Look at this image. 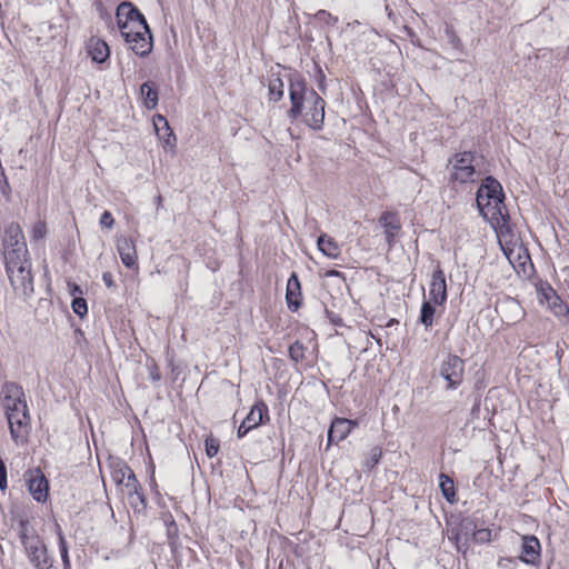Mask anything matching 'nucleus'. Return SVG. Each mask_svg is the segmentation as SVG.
<instances>
[{
	"instance_id": "obj_1",
	"label": "nucleus",
	"mask_w": 569,
	"mask_h": 569,
	"mask_svg": "<svg viewBox=\"0 0 569 569\" xmlns=\"http://www.w3.org/2000/svg\"><path fill=\"white\" fill-rule=\"evenodd\" d=\"M116 17L118 28L130 49L140 57L148 56L153 43L144 17L129 2L119 4Z\"/></svg>"
},
{
	"instance_id": "obj_2",
	"label": "nucleus",
	"mask_w": 569,
	"mask_h": 569,
	"mask_svg": "<svg viewBox=\"0 0 569 569\" xmlns=\"http://www.w3.org/2000/svg\"><path fill=\"white\" fill-rule=\"evenodd\" d=\"M289 93L292 104L289 116L293 119L303 116L305 122L310 128L319 130L325 120V100L313 89H308L301 78L291 80Z\"/></svg>"
},
{
	"instance_id": "obj_3",
	"label": "nucleus",
	"mask_w": 569,
	"mask_h": 569,
	"mask_svg": "<svg viewBox=\"0 0 569 569\" xmlns=\"http://www.w3.org/2000/svg\"><path fill=\"white\" fill-rule=\"evenodd\" d=\"M2 406L7 416L10 436L16 445H24L30 432V416L21 387L8 383L3 387Z\"/></svg>"
},
{
	"instance_id": "obj_4",
	"label": "nucleus",
	"mask_w": 569,
	"mask_h": 569,
	"mask_svg": "<svg viewBox=\"0 0 569 569\" xmlns=\"http://www.w3.org/2000/svg\"><path fill=\"white\" fill-rule=\"evenodd\" d=\"M11 526L14 527V522H17L19 528V536L24 545L26 551L30 561L38 569H48L51 567V562L47 555L46 546L39 539V537L34 533V531L30 528L28 520L20 515L18 506H13L11 509Z\"/></svg>"
},
{
	"instance_id": "obj_5",
	"label": "nucleus",
	"mask_w": 569,
	"mask_h": 569,
	"mask_svg": "<svg viewBox=\"0 0 569 569\" xmlns=\"http://www.w3.org/2000/svg\"><path fill=\"white\" fill-rule=\"evenodd\" d=\"M500 238H503V246L500 241L506 259L510 267L518 273L527 276L531 268L530 257L527 249L520 242L519 236L513 231L512 226L507 223L503 219V224H500Z\"/></svg>"
},
{
	"instance_id": "obj_6",
	"label": "nucleus",
	"mask_w": 569,
	"mask_h": 569,
	"mask_svg": "<svg viewBox=\"0 0 569 569\" xmlns=\"http://www.w3.org/2000/svg\"><path fill=\"white\" fill-rule=\"evenodd\" d=\"M4 263L8 279L16 296L22 299L29 298L33 292V277L29 257L19 258L9 253Z\"/></svg>"
},
{
	"instance_id": "obj_7",
	"label": "nucleus",
	"mask_w": 569,
	"mask_h": 569,
	"mask_svg": "<svg viewBox=\"0 0 569 569\" xmlns=\"http://www.w3.org/2000/svg\"><path fill=\"white\" fill-rule=\"evenodd\" d=\"M477 207L491 228L498 232V182L488 177L477 192Z\"/></svg>"
},
{
	"instance_id": "obj_8",
	"label": "nucleus",
	"mask_w": 569,
	"mask_h": 569,
	"mask_svg": "<svg viewBox=\"0 0 569 569\" xmlns=\"http://www.w3.org/2000/svg\"><path fill=\"white\" fill-rule=\"evenodd\" d=\"M2 244L4 260H8L9 253H13L19 258L29 257L22 229L17 222H11L6 228Z\"/></svg>"
},
{
	"instance_id": "obj_9",
	"label": "nucleus",
	"mask_w": 569,
	"mask_h": 569,
	"mask_svg": "<svg viewBox=\"0 0 569 569\" xmlns=\"http://www.w3.org/2000/svg\"><path fill=\"white\" fill-rule=\"evenodd\" d=\"M475 156L470 152L456 154L452 160L451 179L460 183L473 181L476 173Z\"/></svg>"
},
{
	"instance_id": "obj_10",
	"label": "nucleus",
	"mask_w": 569,
	"mask_h": 569,
	"mask_svg": "<svg viewBox=\"0 0 569 569\" xmlns=\"http://www.w3.org/2000/svg\"><path fill=\"white\" fill-rule=\"evenodd\" d=\"M463 362L457 356H449L441 365L440 375L448 381L449 387L459 385L462 380Z\"/></svg>"
},
{
	"instance_id": "obj_11",
	"label": "nucleus",
	"mask_w": 569,
	"mask_h": 569,
	"mask_svg": "<svg viewBox=\"0 0 569 569\" xmlns=\"http://www.w3.org/2000/svg\"><path fill=\"white\" fill-rule=\"evenodd\" d=\"M357 426L358 423L355 420L339 417L335 418L328 431L327 449L331 446L332 442L345 440Z\"/></svg>"
},
{
	"instance_id": "obj_12",
	"label": "nucleus",
	"mask_w": 569,
	"mask_h": 569,
	"mask_svg": "<svg viewBox=\"0 0 569 569\" xmlns=\"http://www.w3.org/2000/svg\"><path fill=\"white\" fill-rule=\"evenodd\" d=\"M117 250L127 268H137L138 252L133 239L126 236L117 237Z\"/></svg>"
},
{
	"instance_id": "obj_13",
	"label": "nucleus",
	"mask_w": 569,
	"mask_h": 569,
	"mask_svg": "<svg viewBox=\"0 0 569 569\" xmlns=\"http://www.w3.org/2000/svg\"><path fill=\"white\" fill-rule=\"evenodd\" d=\"M48 481L43 473L37 469L28 475V490L39 502H44L48 498Z\"/></svg>"
},
{
	"instance_id": "obj_14",
	"label": "nucleus",
	"mask_w": 569,
	"mask_h": 569,
	"mask_svg": "<svg viewBox=\"0 0 569 569\" xmlns=\"http://www.w3.org/2000/svg\"><path fill=\"white\" fill-rule=\"evenodd\" d=\"M539 300L558 317L566 316L568 313V307L561 301L560 297L551 287L540 289Z\"/></svg>"
},
{
	"instance_id": "obj_15",
	"label": "nucleus",
	"mask_w": 569,
	"mask_h": 569,
	"mask_svg": "<svg viewBox=\"0 0 569 569\" xmlns=\"http://www.w3.org/2000/svg\"><path fill=\"white\" fill-rule=\"evenodd\" d=\"M153 126L159 139L162 141L163 148L174 152L177 139L167 119L161 114H157L153 118Z\"/></svg>"
},
{
	"instance_id": "obj_16",
	"label": "nucleus",
	"mask_w": 569,
	"mask_h": 569,
	"mask_svg": "<svg viewBox=\"0 0 569 569\" xmlns=\"http://www.w3.org/2000/svg\"><path fill=\"white\" fill-rule=\"evenodd\" d=\"M112 479L117 485H122L128 489V492L137 491V479L133 471L124 463H116L112 467Z\"/></svg>"
},
{
	"instance_id": "obj_17",
	"label": "nucleus",
	"mask_w": 569,
	"mask_h": 569,
	"mask_svg": "<svg viewBox=\"0 0 569 569\" xmlns=\"http://www.w3.org/2000/svg\"><path fill=\"white\" fill-rule=\"evenodd\" d=\"M429 296L430 301H432L435 305H442L447 299L446 278L441 269H437L432 273Z\"/></svg>"
},
{
	"instance_id": "obj_18",
	"label": "nucleus",
	"mask_w": 569,
	"mask_h": 569,
	"mask_svg": "<svg viewBox=\"0 0 569 569\" xmlns=\"http://www.w3.org/2000/svg\"><path fill=\"white\" fill-rule=\"evenodd\" d=\"M540 558V542L533 536H526L522 538V553L521 559L527 563H536Z\"/></svg>"
},
{
	"instance_id": "obj_19",
	"label": "nucleus",
	"mask_w": 569,
	"mask_h": 569,
	"mask_svg": "<svg viewBox=\"0 0 569 569\" xmlns=\"http://www.w3.org/2000/svg\"><path fill=\"white\" fill-rule=\"evenodd\" d=\"M301 288L297 273H292L287 282L286 300L288 307L297 310L300 306Z\"/></svg>"
},
{
	"instance_id": "obj_20",
	"label": "nucleus",
	"mask_w": 569,
	"mask_h": 569,
	"mask_svg": "<svg viewBox=\"0 0 569 569\" xmlns=\"http://www.w3.org/2000/svg\"><path fill=\"white\" fill-rule=\"evenodd\" d=\"M379 222L385 230L387 241L391 244L401 227L397 214L392 212H383Z\"/></svg>"
},
{
	"instance_id": "obj_21",
	"label": "nucleus",
	"mask_w": 569,
	"mask_h": 569,
	"mask_svg": "<svg viewBox=\"0 0 569 569\" xmlns=\"http://www.w3.org/2000/svg\"><path fill=\"white\" fill-rule=\"evenodd\" d=\"M89 53L93 61L104 62L110 54L109 46L101 39L92 38L88 46Z\"/></svg>"
},
{
	"instance_id": "obj_22",
	"label": "nucleus",
	"mask_w": 569,
	"mask_h": 569,
	"mask_svg": "<svg viewBox=\"0 0 569 569\" xmlns=\"http://www.w3.org/2000/svg\"><path fill=\"white\" fill-rule=\"evenodd\" d=\"M267 413L268 408L263 402L256 403L244 418L243 422L249 426V428L254 429L262 423L263 417L267 416Z\"/></svg>"
},
{
	"instance_id": "obj_23",
	"label": "nucleus",
	"mask_w": 569,
	"mask_h": 569,
	"mask_svg": "<svg viewBox=\"0 0 569 569\" xmlns=\"http://www.w3.org/2000/svg\"><path fill=\"white\" fill-rule=\"evenodd\" d=\"M318 249L327 257L336 259L340 254L338 243L329 236L321 234L317 241Z\"/></svg>"
},
{
	"instance_id": "obj_24",
	"label": "nucleus",
	"mask_w": 569,
	"mask_h": 569,
	"mask_svg": "<svg viewBox=\"0 0 569 569\" xmlns=\"http://www.w3.org/2000/svg\"><path fill=\"white\" fill-rule=\"evenodd\" d=\"M505 318L508 322H516L522 318L523 311L520 305L512 300L507 299L503 303Z\"/></svg>"
},
{
	"instance_id": "obj_25",
	"label": "nucleus",
	"mask_w": 569,
	"mask_h": 569,
	"mask_svg": "<svg viewBox=\"0 0 569 569\" xmlns=\"http://www.w3.org/2000/svg\"><path fill=\"white\" fill-rule=\"evenodd\" d=\"M140 93L143 97V103L148 109H153L158 104V92L148 82L140 87Z\"/></svg>"
},
{
	"instance_id": "obj_26",
	"label": "nucleus",
	"mask_w": 569,
	"mask_h": 569,
	"mask_svg": "<svg viewBox=\"0 0 569 569\" xmlns=\"http://www.w3.org/2000/svg\"><path fill=\"white\" fill-rule=\"evenodd\" d=\"M439 487L441 489L442 495L449 502H453L456 500L455 485L453 481L448 476L443 473L440 475Z\"/></svg>"
},
{
	"instance_id": "obj_27",
	"label": "nucleus",
	"mask_w": 569,
	"mask_h": 569,
	"mask_svg": "<svg viewBox=\"0 0 569 569\" xmlns=\"http://www.w3.org/2000/svg\"><path fill=\"white\" fill-rule=\"evenodd\" d=\"M270 99L279 101L283 97V82L280 78H272L268 84Z\"/></svg>"
},
{
	"instance_id": "obj_28",
	"label": "nucleus",
	"mask_w": 569,
	"mask_h": 569,
	"mask_svg": "<svg viewBox=\"0 0 569 569\" xmlns=\"http://www.w3.org/2000/svg\"><path fill=\"white\" fill-rule=\"evenodd\" d=\"M47 236V224L42 220H38L33 223L31 231H30V238L31 241L38 242L40 240H43Z\"/></svg>"
},
{
	"instance_id": "obj_29",
	"label": "nucleus",
	"mask_w": 569,
	"mask_h": 569,
	"mask_svg": "<svg viewBox=\"0 0 569 569\" xmlns=\"http://www.w3.org/2000/svg\"><path fill=\"white\" fill-rule=\"evenodd\" d=\"M435 308L431 306V301H426L421 308L420 321L426 327H430L433 322Z\"/></svg>"
},
{
	"instance_id": "obj_30",
	"label": "nucleus",
	"mask_w": 569,
	"mask_h": 569,
	"mask_svg": "<svg viewBox=\"0 0 569 569\" xmlns=\"http://www.w3.org/2000/svg\"><path fill=\"white\" fill-rule=\"evenodd\" d=\"M72 310L76 315H78L79 317H83L87 315L88 312V307H87V302L83 298H80V297H76L73 300H72Z\"/></svg>"
},
{
	"instance_id": "obj_31",
	"label": "nucleus",
	"mask_w": 569,
	"mask_h": 569,
	"mask_svg": "<svg viewBox=\"0 0 569 569\" xmlns=\"http://www.w3.org/2000/svg\"><path fill=\"white\" fill-rule=\"evenodd\" d=\"M206 453L209 458L214 457L219 451V440L213 437H208L204 441Z\"/></svg>"
},
{
	"instance_id": "obj_32",
	"label": "nucleus",
	"mask_w": 569,
	"mask_h": 569,
	"mask_svg": "<svg viewBox=\"0 0 569 569\" xmlns=\"http://www.w3.org/2000/svg\"><path fill=\"white\" fill-rule=\"evenodd\" d=\"M382 457V450L380 447H375L370 450L369 459L367 460L366 465L368 468H373L378 462L380 461Z\"/></svg>"
},
{
	"instance_id": "obj_33",
	"label": "nucleus",
	"mask_w": 569,
	"mask_h": 569,
	"mask_svg": "<svg viewBox=\"0 0 569 569\" xmlns=\"http://www.w3.org/2000/svg\"><path fill=\"white\" fill-rule=\"evenodd\" d=\"M59 542H60V553L63 561L64 569H70V561L68 556V548L66 540L61 533H59Z\"/></svg>"
},
{
	"instance_id": "obj_34",
	"label": "nucleus",
	"mask_w": 569,
	"mask_h": 569,
	"mask_svg": "<svg viewBox=\"0 0 569 569\" xmlns=\"http://www.w3.org/2000/svg\"><path fill=\"white\" fill-rule=\"evenodd\" d=\"M289 353H290V357L298 361L299 359H301L303 357V348H302V345L296 342L295 345H292L290 348H289Z\"/></svg>"
},
{
	"instance_id": "obj_35",
	"label": "nucleus",
	"mask_w": 569,
	"mask_h": 569,
	"mask_svg": "<svg viewBox=\"0 0 569 569\" xmlns=\"http://www.w3.org/2000/svg\"><path fill=\"white\" fill-rule=\"evenodd\" d=\"M114 220L109 211H104L100 218V224L104 228H112Z\"/></svg>"
},
{
	"instance_id": "obj_36",
	"label": "nucleus",
	"mask_w": 569,
	"mask_h": 569,
	"mask_svg": "<svg viewBox=\"0 0 569 569\" xmlns=\"http://www.w3.org/2000/svg\"><path fill=\"white\" fill-rule=\"evenodd\" d=\"M7 488V470L3 461L0 459V489Z\"/></svg>"
},
{
	"instance_id": "obj_37",
	"label": "nucleus",
	"mask_w": 569,
	"mask_h": 569,
	"mask_svg": "<svg viewBox=\"0 0 569 569\" xmlns=\"http://www.w3.org/2000/svg\"><path fill=\"white\" fill-rule=\"evenodd\" d=\"M316 17L319 19V20H322V21H326V22H330V21H336V18H333L331 16V13L325 11V10H320L317 12Z\"/></svg>"
},
{
	"instance_id": "obj_38",
	"label": "nucleus",
	"mask_w": 569,
	"mask_h": 569,
	"mask_svg": "<svg viewBox=\"0 0 569 569\" xmlns=\"http://www.w3.org/2000/svg\"><path fill=\"white\" fill-rule=\"evenodd\" d=\"M68 290H69V293L71 296H73L74 298L77 297V295L82 293L80 286H78L77 283H73V282H68Z\"/></svg>"
},
{
	"instance_id": "obj_39",
	"label": "nucleus",
	"mask_w": 569,
	"mask_h": 569,
	"mask_svg": "<svg viewBox=\"0 0 569 569\" xmlns=\"http://www.w3.org/2000/svg\"><path fill=\"white\" fill-rule=\"evenodd\" d=\"M475 537L477 540L479 541H485V540H488L489 537H490V532L488 530H478L476 533H475Z\"/></svg>"
},
{
	"instance_id": "obj_40",
	"label": "nucleus",
	"mask_w": 569,
	"mask_h": 569,
	"mask_svg": "<svg viewBox=\"0 0 569 569\" xmlns=\"http://www.w3.org/2000/svg\"><path fill=\"white\" fill-rule=\"evenodd\" d=\"M251 430V428H249V426H247L243 421L242 423L240 425V427L238 428V431H237V435L239 438H242L244 437L249 431Z\"/></svg>"
},
{
	"instance_id": "obj_41",
	"label": "nucleus",
	"mask_w": 569,
	"mask_h": 569,
	"mask_svg": "<svg viewBox=\"0 0 569 569\" xmlns=\"http://www.w3.org/2000/svg\"><path fill=\"white\" fill-rule=\"evenodd\" d=\"M102 279L107 287L111 288L113 286V279L110 272H104Z\"/></svg>"
},
{
	"instance_id": "obj_42",
	"label": "nucleus",
	"mask_w": 569,
	"mask_h": 569,
	"mask_svg": "<svg viewBox=\"0 0 569 569\" xmlns=\"http://www.w3.org/2000/svg\"><path fill=\"white\" fill-rule=\"evenodd\" d=\"M327 277H342L341 272L337 270H330L326 273Z\"/></svg>"
},
{
	"instance_id": "obj_43",
	"label": "nucleus",
	"mask_w": 569,
	"mask_h": 569,
	"mask_svg": "<svg viewBox=\"0 0 569 569\" xmlns=\"http://www.w3.org/2000/svg\"><path fill=\"white\" fill-rule=\"evenodd\" d=\"M398 323V321L396 319H390L387 323V327H391L393 325Z\"/></svg>"
},
{
	"instance_id": "obj_44",
	"label": "nucleus",
	"mask_w": 569,
	"mask_h": 569,
	"mask_svg": "<svg viewBox=\"0 0 569 569\" xmlns=\"http://www.w3.org/2000/svg\"><path fill=\"white\" fill-rule=\"evenodd\" d=\"M489 401H490V398H489V397H487V398L485 399V403H486V406H488V402H489Z\"/></svg>"
},
{
	"instance_id": "obj_45",
	"label": "nucleus",
	"mask_w": 569,
	"mask_h": 569,
	"mask_svg": "<svg viewBox=\"0 0 569 569\" xmlns=\"http://www.w3.org/2000/svg\"><path fill=\"white\" fill-rule=\"evenodd\" d=\"M499 192H500V197H501L502 196V189L501 188L499 189Z\"/></svg>"
}]
</instances>
